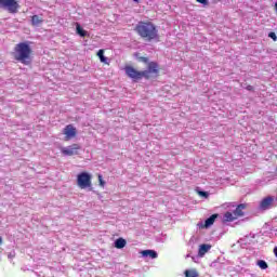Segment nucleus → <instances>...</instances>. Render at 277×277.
I'll return each instance as SVG.
<instances>
[{
    "label": "nucleus",
    "mask_w": 277,
    "mask_h": 277,
    "mask_svg": "<svg viewBox=\"0 0 277 277\" xmlns=\"http://www.w3.org/2000/svg\"><path fill=\"white\" fill-rule=\"evenodd\" d=\"M81 148L78 144H72L67 147H63L61 150L66 157H72V155H78V150Z\"/></svg>",
    "instance_id": "obj_6"
},
{
    "label": "nucleus",
    "mask_w": 277,
    "mask_h": 277,
    "mask_svg": "<svg viewBox=\"0 0 277 277\" xmlns=\"http://www.w3.org/2000/svg\"><path fill=\"white\" fill-rule=\"evenodd\" d=\"M272 205H274V197L268 196L260 202V209H262V211H267Z\"/></svg>",
    "instance_id": "obj_9"
},
{
    "label": "nucleus",
    "mask_w": 277,
    "mask_h": 277,
    "mask_svg": "<svg viewBox=\"0 0 277 277\" xmlns=\"http://www.w3.org/2000/svg\"><path fill=\"white\" fill-rule=\"evenodd\" d=\"M42 23H44V19L41 16L34 15L31 17V25H34V27H38V25H42Z\"/></svg>",
    "instance_id": "obj_12"
},
{
    "label": "nucleus",
    "mask_w": 277,
    "mask_h": 277,
    "mask_svg": "<svg viewBox=\"0 0 277 277\" xmlns=\"http://www.w3.org/2000/svg\"><path fill=\"white\" fill-rule=\"evenodd\" d=\"M76 31L78 36H80L81 38H85V36H88V32L84 29H82L81 25L79 24L76 25Z\"/></svg>",
    "instance_id": "obj_18"
},
{
    "label": "nucleus",
    "mask_w": 277,
    "mask_h": 277,
    "mask_svg": "<svg viewBox=\"0 0 277 277\" xmlns=\"http://www.w3.org/2000/svg\"><path fill=\"white\" fill-rule=\"evenodd\" d=\"M274 254L277 258V247L274 248Z\"/></svg>",
    "instance_id": "obj_26"
},
{
    "label": "nucleus",
    "mask_w": 277,
    "mask_h": 277,
    "mask_svg": "<svg viewBox=\"0 0 277 277\" xmlns=\"http://www.w3.org/2000/svg\"><path fill=\"white\" fill-rule=\"evenodd\" d=\"M98 183H100V187H105V181L103 180V175H98Z\"/></svg>",
    "instance_id": "obj_22"
},
{
    "label": "nucleus",
    "mask_w": 277,
    "mask_h": 277,
    "mask_svg": "<svg viewBox=\"0 0 277 277\" xmlns=\"http://www.w3.org/2000/svg\"><path fill=\"white\" fill-rule=\"evenodd\" d=\"M143 256H149L150 259H157L158 254L155 250H143L141 252Z\"/></svg>",
    "instance_id": "obj_14"
},
{
    "label": "nucleus",
    "mask_w": 277,
    "mask_h": 277,
    "mask_svg": "<svg viewBox=\"0 0 277 277\" xmlns=\"http://www.w3.org/2000/svg\"><path fill=\"white\" fill-rule=\"evenodd\" d=\"M13 57L16 62L29 66L31 64V47L27 42H21L15 45Z\"/></svg>",
    "instance_id": "obj_2"
},
{
    "label": "nucleus",
    "mask_w": 277,
    "mask_h": 277,
    "mask_svg": "<svg viewBox=\"0 0 277 277\" xmlns=\"http://www.w3.org/2000/svg\"><path fill=\"white\" fill-rule=\"evenodd\" d=\"M143 72H147V76H144V79H150V74L157 75L159 72V65L155 62H150L148 64V69L144 70Z\"/></svg>",
    "instance_id": "obj_7"
},
{
    "label": "nucleus",
    "mask_w": 277,
    "mask_h": 277,
    "mask_svg": "<svg viewBox=\"0 0 277 277\" xmlns=\"http://www.w3.org/2000/svg\"><path fill=\"white\" fill-rule=\"evenodd\" d=\"M135 31L141 38H145L149 42L150 40H159V30L150 22H140L135 27Z\"/></svg>",
    "instance_id": "obj_1"
},
{
    "label": "nucleus",
    "mask_w": 277,
    "mask_h": 277,
    "mask_svg": "<svg viewBox=\"0 0 277 277\" xmlns=\"http://www.w3.org/2000/svg\"><path fill=\"white\" fill-rule=\"evenodd\" d=\"M124 246H127V240L123 238H118L115 241V248H117L118 250H122V248H124Z\"/></svg>",
    "instance_id": "obj_15"
},
{
    "label": "nucleus",
    "mask_w": 277,
    "mask_h": 277,
    "mask_svg": "<svg viewBox=\"0 0 277 277\" xmlns=\"http://www.w3.org/2000/svg\"><path fill=\"white\" fill-rule=\"evenodd\" d=\"M184 276L185 277H199L200 275L198 274V271H196V268H192V269H186L184 272Z\"/></svg>",
    "instance_id": "obj_16"
},
{
    "label": "nucleus",
    "mask_w": 277,
    "mask_h": 277,
    "mask_svg": "<svg viewBox=\"0 0 277 277\" xmlns=\"http://www.w3.org/2000/svg\"><path fill=\"white\" fill-rule=\"evenodd\" d=\"M135 3H140V0H133Z\"/></svg>",
    "instance_id": "obj_29"
},
{
    "label": "nucleus",
    "mask_w": 277,
    "mask_h": 277,
    "mask_svg": "<svg viewBox=\"0 0 277 277\" xmlns=\"http://www.w3.org/2000/svg\"><path fill=\"white\" fill-rule=\"evenodd\" d=\"M80 174H88V172H80Z\"/></svg>",
    "instance_id": "obj_30"
},
{
    "label": "nucleus",
    "mask_w": 277,
    "mask_h": 277,
    "mask_svg": "<svg viewBox=\"0 0 277 277\" xmlns=\"http://www.w3.org/2000/svg\"><path fill=\"white\" fill-rule=\"evenodd\" d=\"M0 8H5L11 14H16L18 2L16 0H0Z\"/></svg>",
    "instance_id": "obj_5"
},
{
    "label": "nucleus",
    "mask_w": 277,
    "mask_h": 277,
    "mask_svg": "<svg viewBox=\"0 0 277 277\" xmlns=\"http://www.w3.org/2000/svg\"><path fill=\"white\" fill-rule=\"evenodd\" d=\"M258 265L261 269H267V267H268L267 262H265L263 260L258 261Z\"/></svg>",
    "instance_id": "obj_20"
},
{
    "label": "nucleus",
    "mask_w": 277,
    "mask_h": 277,
    "mask_svg": "<svg viewBox=\"0 0 277 277\" xmlns=\"http://www.w3.org/2000/svg\"><path fill=\"white\" fill-rule=\"evenodd\" d=\"M77 183H78V187H80V189H88V187H92V175L78 174Z\"/></svg>",
    "instance_id": "obj_4"
},
{
    "label": "nucleus",
    "mask_w": 277,
    "mask_h": 277,
    "mask_svg": "<svg viewBox=\"0 0 277 277\" xmlns=\"http://www.w3.org/2000/svg\"><path fill=\"white\" fill-rule=\"evenodd\" d=\"M243 209H246L245 203L238 205L237 208L234 210V215L236 217H243Z\"/></svg>",
    "instance_id": "obj_10"
},
{
    "label": "nucleus",
    "mask_w": 277,
    "mask_h": 277,
    "mask_svg": "<svg viewBox=\"0 0 277 277\" xmlns=\"http://www.w3.org/2000/svg\"><path fill=\"white\" fill-rule=\"evenodd\" d=\"M276 201H277V196H276Z\"/></svg>",
    "instance_id": "obj_31"
},
{
    "label": "nucleus",
    "mask_w": 277,
    "mask_h": 277,
    "mask_svg": "<svg viewBox=\"0 0 277 277\" xmlns=\"http://www.w3.org/2000/svg\"><path fill=\"white\" fill-rule=\"evenodd\" d=\"M224 220L225 222H235V220H237V216L235 215V212H225Z\"/></svg>",
    "instance_id": "obj_17"
},
{
    "label": "nucleus",
    "mask_w": 277,
    "mask_h": 277,
    "mask_svg": "<svg viewBox=\"0 0 277 277\" xmlns=\"http://www.w3.org/2000/svg\"><path fill=\"white\" fill-rule=\"evenodd\" d=\"M143 62H145V63H146V62H148V58H146V57H143Z\"/></svg>",
    "instance_id": "obj_27"
},
{
    "label": "nucleus",
    "mask_w": 277,
    "mask_h": 277,
    "mask_svg": "<svg viewBox=\"0 0 277 277\" xmlns=\"http://www.w3.org/2000/svg\"><path fill=\"white\" fill-rule=\"evenodd\" d=\"M198 3H201L202 5H209V0H197Z\"/></svg>",
    "instance_id": "obj_24"
},
{
    "label": "nucleus",
    "mask_w": 277,
    "mask_h": 277,
    "mask_svg": "<svg viewBox=\"0 0 277 277\" xmlns=\"http://www.w3.org/2000/svg\"><path fill=\"white\" fill-rule=\"evenodd\" d=\"M211 250V246L210 245H200L199 247V251H198V256H205V254L207 252H209Z\"/></svg>",
    "instance_id": "obj_11"
},
{
    "label": "nucleus",
    "mask_w": 277,
    "mask_h": 277,
    "mask_svg": "<svg viewBox=\"0 0 277 277\" xmlns=\"http://www.w3.org/2000/svg\"><path fill=\"white\" fill-rule=\"evenodd\" d=\"M247 90H248L249 92H252V90H254V88H253L252 85H248V87H247Z\"/></svg>",
    "instance_id": "obj_25"
},
{
    "label": "nucleus",
    "mask_w": 277,
    "mask_h": 277,
    "mask_svg": "<svg viewBox=\"0 0 277 277\" xmlns=\"http://www.w3.org/2000/svg\"><path fill=\"white\" fill-rule=\"evenodd\" d=\"M124 70H126V75H128V77L130 79H133L134 81H140V79H144V77H147L148 75L147 71H137L132 66H127Z\"/></svg>",
    "instance_id": "obj_3"
},
{
    "label": "nucleus",
    "mask_w": 277,
    "mask_h": 277,
    "mask_svg": "<svg viewBox=\"0 0 277 277\" xmlns=\"http://www.w3.org/2000/svg\"><path fill=\"white\" fill-rule=\"evenodd\" d=\"M198 196H201L202 198H209V193L205 190H198Z\"/></svg>",
    "instance_id": "obj_21"
},
{
    "label": "nucleus",
    "mask_w": 277,
    "mask_h": 277,
    "mask_svg": "<svg viewBox=\"0 0 277 277\" xmlns=\"http://www.w3.org/2000/svg\"><path fill=\"white\" fill-rule=\"evenodd\" d=\"M97 57H100V62L103 64H107V57H105V50H98Z\"/></svg>",
    "instance_id": "obj_19"
},
{
    "label": "nucleus",
    "mask_w": 277,
    "mask_h": 277,
    "mask_svg": "<svg viewBox=\"0 0 277 277\" xmlns=\"http://www.w3.org/2000/svg\"><path fill=\"white\" fill-rule=\"evenodd\" d=\"M63 133H64L66 140H72V137H75V135H77V129H75V127H72V124H68L67 127H65Z\"/></svg>",
    "instance_id": "obj_8"
},
{
    "label": "nucleus",
    "mask_w": 277,
    "mask_h": 277,
    "mask_svg": "<svg viewBox=\"0 0 277 277\" xmlns=\"http://www.w3.org/2000/svg\"><path fill=\"white\" fill-rule=\"evenodd\" d=\"M1 243H3V238H1V236H0V246H1Z\"/></svg>",
    "instance_id": "obj_28"
},
{
    "label": "nucleus",
    "mask_w": 277,
    "mask_h": 277,
    "mask_svg": "<svg viewBox=\"0 0 277 277\" xmlns=\"http://www.w3.org/2000/svg\"><path fill=\"white\" fill-rule=\"evenodd\" d=\"M216 219H217V214H212L210 217H208L203 225L205 228H209V226H213Z\"/></svg>",
    "instance_id": "obj_13"
},
{
    "label": "nucleus",
    "mask_w": 277,
    "mask_h": 277,
    "mask_svg": "<svg viewBox=\"0 0 277 277\" xmlns=\"http://www.w3.org/2000/svg\"><path fill=\"white\" fill-rule=\"evenodd\" d=\"M268 38H271L272 40H274V42H276V40H277L276 32H269Z\"/></svg>",
    "instance_id": "obj_23"
}]
</instances>
